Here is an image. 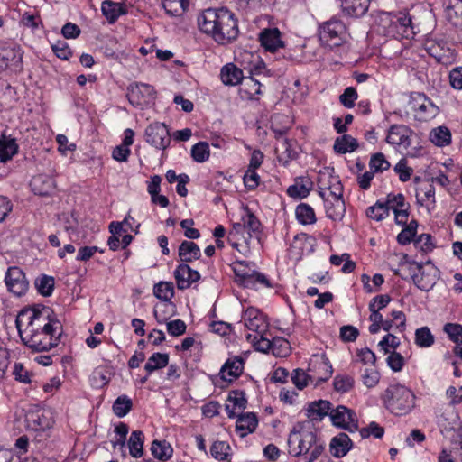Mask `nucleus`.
Returning a JSON list of instances; mask_svg holds the SVG:
<instances>
[{
  "label": "nucleus",
  "instance_id": "nucleus-1",
  "mask_svg": "<svg viewBox=\"0 0 462 462\" xmlns=\"http://www.w3.org/2000/svg\"><path fill=\"white\" fill-rule=\"evenodd\" d=\"M198 26L202 32L221 44L236 40L239 33L235 14L226 8L204 10L198 16Z\"/></svg>",
  "mask_w": 462,
  "mask_h": 462
},
{
  "label": "nucleus",
  "instance_id": "nucleus-2",
  "mask_svg": "<svg viewBox=\"0 0 462 462\" xmlns=\"http://www.w3.org/2000/svg\"><path fill=\"white\" fill-rule=\"evenodd\" d=\"M36 325L35 328L28 330V334H22L23 343L35 352H45L56 347L63 334L60 321L50 316L42 324Z\"/></svg>",
  "mask_w": 462,
  "mask_h": 462
},
{
  "label": "nucleus",
  "instance_id": "nucleus-3",
  "mask_svg": "<svg viewBox=\"0 0 462 462\" xmlns=\"http://www.w3.org/2000/svg\"><path fill=\"white\" fill-rule=\"evenodd\" d=\"M381 399L386 410L395 416L410 413L415 407V394L402 384H390L382 393Z\"/></svg>",
  "mask_w": 462,
  "mask_h": 462
},
{
  "label": "nucleus",
  "instance_id": "nucleus-4",
  "mask_svg": "<svg viewBox=\"0 0 462 462\" xmlns=\"http://www.w3.org/2000/svg\"><path fill=\"white\" fill-rule=\"evenodd\" d=\"M52 314V310L46 306L21 310L15 319L20 337H22V334H28V330L35 328L37 327L35 324H42Z\"/></svg>",
  "mask_w": 462,
  "mask_h": 462
},
{
  "label": "nucleus",
  "instance_id": "nucleus-5",
  "mask_svg": "<svg viewBox=\"0 0 462 462\" xmlns=\"http://www.w3.org/2000/svg\"><path fill=\"white\" fill-rule=\"evenodd\" d=\"M319 35L320 41L327 46L338 47L346 42V27L340 19L332 17L319 25Z\"/></svg>",
  "mask_w": 462,
  "mask_h": 462
},
{
  "label": "nucleus",
  "instance_id": "nucleus-6",
  "mask_svg": "<svg viewBox=\"0 0 462 462\" xmlns=\"http://www.w3.org/2000/svg\"><path fill=\"white\" fill-rule=\"evenodd\" d=\"M414 284L421 291H430L439 280V270L432 264L423 267L420 263H413L409 267Z\"/></svg>",
  "mask_w": 462,
  "mask_h": 462
},
{
  "label": "nucleus",
  "instance_id": "nucleus-7",
  "mask_svg": "<svg viewBox=\"0 0 462 462\" xmlns=\"http://www.w3.org/2000/svg\"><path fill=\"white\" fill-rule=\"evenodd\" d=\"M409 106L419 121H429L439 113V107L421 92L411 93Z\"/></svg>",
  "mask_w": 462,
  "mask_h": 462
},
{
  "label": "nucleus",
  "instance_id": "nucleus-8",
  "mask_svg": "<svg viewBox=\"0 0 462 462\" xmlns=\"http://www.w3.org/2000/svg\"><path fill=\"white\" fill-rule=\"evenodd\" d=\"M146 143L158 150H166L171 142L168 126L164 123L153 122L144 130Z\"/></svg>",
  "mask_w": 462,
  "mask_h": 462
},
{
  "label": "nucleus",
  "instance_id": "nucleus-9",
  "mask_svg": "<svg viewBox=\"0 0 462 462\" xmlns=\"http://www.w3.org/2000/svg\"><path fill=\"white\" fill-rule=\"evenodd\" d=\"M126 97L132 106L143 108L155 100L156 91L149 84L134 83L128 86Z\"/></svg>",
  "mask_w": 462,
  "mask_h": 462
},
{
  "label": "nucleus",
  "instance_id": "nucleus-10",
  "mask_svg": "<svg viewBox=\"0 0 462 462\" xmlns=\"http://www.w3.org/2000/svg\"><path fill=\"white\" fill-rule=\"evenodd\" d=\"M428 54L439 64L448 66L456 60V52L444 40H429L425 44Z\"/></svg>",
  "mask_w": 462,
  "mask_h": 462
},
{
  "label": "nucleus",
  "instance_id": "nucleus-11",
  "mask_svg": "<svg viewBox=\"0 0 462 462\" xmlns=\"http://www.w3.org/2000/svg\"><path fill=\"white\" fill-rule=\"evenodd\" d=\"M293 443H297V446L292 449L295 457L306 455L310 452L313 444L316 443V434L313 431H300L294 427L289 435V447L291 448Z\"/></svg>",
  "mask_w": 462,
  "mask_h": 462
},
{
  "label": "nucleus",
  "instance_id": "nucleus-12",
  "mask_svg": "<svg viewBox=\"0 0 462 462\" xmlns=\"http://www.w3.org/2000/svg\"><path fill=\"white\" fill-rule=\"evenodd\" d=\"M25 421L29 430L37 432H45L54 423L51 412L45 409L30 410L26 413Z\"/></svg>",
  "mask_w": 462,
  "mask_h": 462
},
{
  "label": "nucleus",
  "instance_id": "nucleus-13",
  "mask_svg": "<svg viewBox=\"0 0 462 462\" xmlns=\"http://www.w3.org/2000/svg\"><path fill=\"white\" fill-rule=\"evenodd\" d=\"M5 282L8 291L18 297L24 295L29 287L25 273L17 266L7 269Z\"/></svg>",
  "mask_w": 462,
  "mask_h": 462
},
{
  "label": "nucleus",
  "instance_id": "nucleus-14",
  "mask_svg": "<svg viewBox=\"0 0 462 462\" xmlns=\"http://www.w3.org/2000/svg\"><path fill=\"white\" fill-rule=\"evenodd\" d=\"M329 416L332 423L338 428L346 430L349 432H355L358 429L355 411L346 406L339 405L336 409H332Z\"/></svg>",
  "mask_w": 462,
  "mask_h": 462
},
{
  "label": "nucleus",
  "instance_id": "nucleus-15",
  "mask_svg": "<svg viewBox=\"0 0 462 462\" xmlns=\"http://www.w3.org/2000/svg\"><path fill=\"white\" fill-rule=\"evenodd\" d=\"M412 130L405 125H393L387 131L386 143L394 146L407 149L411 144Z\"/></svg>",
  "mask_w": 462,
  "mask_h": 462
},
{
  "label": "nucleus",
  "instance_id": "nucleus-16",
  "mask_svg": "<svg viewBox=\"0 0 462 462\" xmlns=\"http://www.w3.org/2000/svg\"><path fill=\"white\" fill-rule=\"evenodd\" d=\"M243 319L245 326L256 334H264L268 329L269 324L266 316L258 309L247 308L243 314Z\"/></svg>",
  "mask_w": 462,
  "mask_h": 462
},
{
  "label": "nucleus",
  "instance_id": "nucleus-17",
  "mask_svg": "<svg viewBox=\"0 0 462 462\" xmlns=\"http://www.w3.org/2000/svg\"><path fill=\"white\" fill-rule=\"evenodd\" d=\"M174 278L176 280L177 288L183 291L189 288L192 283L198 282L200 279V274L189 264L180 263L174 271Z\"/></svg>",
  "mask_w": 462,
  "mask_h": 462
},
{
  "label": "nucleus",
  "instance_id": "nucleus-18",
  "mask_svg": "<svg viewBox=\"0 0 462 462\" xmlns=\"http://www.w3.org/2000/svg\"><path fill=\"white\" fill-rule=\"evenodd\" d=\"M261 46L270 52H275L280 48L284 47V42L282 40V33L276 27L265 28L261 31L258 36Z\"/></svg>",
  "mask_w": 462,
  "mask_h": 462
},
{
  "label": "nucleus",
  "instance_id": "nucleus-19",
  "mask_svg": "<svg viewBox=\"0 0 462 462\" xmlns=\"http://www.w3.org/2000/svg\"><path fill=\"white\" fill-rule=\"evenodd\" d=\"M319 194L324 201L327 217L332 220L341 219L346 211L344 199H330L329 196H327V191H325L324 188H319Z\"/></svg>",
  "mask_w": 462,
  "mask_h": 462
},
{
  "label": "nucleus",
  "instance_id": "nucleus-20",
  "mask_svg": "<svg viewBox=\"0 0 462 462\" xmlns=\"http://www.w3.org/2000/svg\"><path fill=\"white\" fill-rule=\"evenodd\" d=\"M245 361L240 356L228 358L220 370L221 379L232 382L238 378L244 371Z\"/></svg>",
  "mask_w": 462,
  "mask_h": 462
},
{
  "label": "nucleus",
  "instance_id": "nucleus-21",
  "mask_svg": "<svg viewBox=\"0 0 462 462\" xmlns=\"http://www.w3.org/2000/svg\"><path fill=\"white\" fill-rule=\"evenodd\" d=\"M391 27L402 37L409 38L415 34L411 16L407 12H399L393 15L391 19Z\"/></svg>",
  "mask_w": 462,
  "mask_h": 462
},
{
  "label": "nucleus",
  "instance_id": "nucleus-22",
  "mask_svg": "<svg viewBox=\"0 0 462 462\" xmlns=\"http://www.w3.org/2000/svg\"><path fill=\"white\" fill-rule=\"evenodd\" d=\"M30 187L34 194L48 196L54 190L55 181L54 179L49 175L38 174L32 179Z\"/></svg>",
  "mask_w": 462,
  "mask_h": 462
},
{
  "label": "nucleus",
  "instance_id": "nucleus-23",
  "mask_svg": "<svg viewBox=\"0 0 462 462\" xmlns=\"http://www.w3.org/2000/svg\"><path fill=\"white\" fill-rule=\"evenodd\" d=\"M339 2L343 13L352 17H362L370 5V0H339Z\"/></svg>",
  "mask_w": 462,
  "mask_h": 462
},
{
  "label": "nucleus",
  "instance_id": "nucleus-24",
  "mask_svg": "<svg viewBox=\"0 0 462 462\" xmlns=\"http://www.w3.org/2000/svg\"><path fill=\"white\" fill-rule=\"evenodd\" d=\"M227 401L232 403L226 404L225 410L229 418L236 417V410L244 411L246 408L247 399L243 390H232L228 393Z\"/></svg>",
  "mask_w": 462,
  "mask_h": 462
},
{
  "label": "nucleus",
  "instance_id": "nucleus-25",
  "mask_svg": "<svg viewBox=\"0 0 462 462\" xmlns=\"http://www.w3.org/2000/svg\"><path fill=\"white\" fill-rule=\"evenodd\" d=\"M178 256L182 263H191L201 257V250L196 243L184 240L178 248Z\"/></svg>",
  "mask_w": 462,
  "mask_h": 462
},
{
  "label": "nucleus",
  "instance_id": "nucleus-26",
  "mask_svg": "<svg viewBox=\"0 0 462 462\" xmlns=\"http://www.w3.org/2000/svg\"><path fill=\"white\" fill-rule=\"evenodd\" d=\"M330 452L335 457H343L352 448V440L346 433H339L330 441Z\"/></svg>",
  "mask_w": 462,
  "mask_h": 462
},
{
  "label": "nucleus",
  "instance_id": "nucleus-27",
  "mask_svg": "<svg viewBox=\"0 0 462 462\" xmlns=\"http://www.w3.org/2000/svg\"><path fill=\"white\" fill-rule=\"evenodd\" d=\"M237 420L236 424V431L240 432L241 437H245L249 433L255 430L258 425V420L254 413L247 412L237 415Z\"/></svg>",
  "mask_w": 462,
  "mask_h": 462
},
{
  "label": "nucleus",
  "instance_id": "nucleus-28",
  "mask_svg": "<svg viewBox=\"0 0 462 462\" xmlns=\"http://www.w3.org/2000/svg\"><path fill=\"white\" fill-rule=\"evenodd\" d=\"M22 53L20 49L10 48L5 49L0 52V72L5 70L10 66L16 68L22 67Z\"/></svg>",
  "mask_w": 462,
  "mask_h": 462
},
{
  "label": "nucleus",
  "instance_id": "nucleus-29",
  "mask_svg": "<svg viewBox=\"0 0 462 462\" xmlns=\"http://www.w3.org/2000/svg\"><path fill=\"white\" fill-rule=\"evenodd\" d=\"M220 76L222 82L228 86H236L242 83L245 79L242 69L233 63L226 64L221 69Z\"/></svg>",
  "mask_w": 462,
  "mask_h": 462
},
{
  "label": "nucleus",
  "instance_id": "nucleus-30",
  "mask_svg": "<svg viewBox=\"0 0 462 462\" xmlns=\"http://www.w3.org/2000/svg\"><path fill=\"white\" fill-rule=\"evenodd\" d=\"M319 371L318 382H325L327 381L333 373L332 365L329 360L322 356L320 357L316 358L315 360H311L309 364V371Z\"/></svg>",
  "mask_w": 462,
  "mask_h": 462
},
{
  "label": "nucleus",
  "instance_id": "nucleus-31",
  "mask_svg": "<svg viewBox=\"0 0 462 462\" xmlns=\"http://www.w3.org/2000/svg\"><path fill=\"white\" fill-rule=\"evenodd\" d=\"M328 401L319 400L309 404L307 409V416L310 420H322L325 416L329 415L332 408Z\"/></svg>",
  "mask_w": 462,
  "mask_h": 462
},
{
  "label": "nucleus",
  "instance_id": "nucleus-32",
  "mask_svg": "<svg viewBox=\"0 0 462 462\" xmlns=\"http://www.w3.org/2000/svg\"><path fill=\"white\" fill-rule=\"evenodd\" d=\"M241 84L239 95L242 99H254L261 94V84L254 78H245Z\"/></svg>",
  "mask_w": 462,
  "mask_h": 462
},
{
  "label": "nucleus",
  "instance_id": "nucleus-33",
  "mask_svg": "<svg viewBox=\"0 0 462 462\" xmlns=\"http://www.w3.org/2000/svg\"><path fill=\"white\" fill-rule=\"evenodd\" d=\"M152 455L158 460L164 462L173 455V448L166 440H153L151 446Z\"/></svg>",
  "mask_w": 462,
  "mask_h": 462
},
{
  "label": "nucleus",
  "instance_id": "nucleus-34",
  "mask_svg": "<svg viewBox=\"0 0 462 462\" xmlns=\"http://www.w3.org/2000/svg\"><path fill=\"white\" fill-rule=\"evenodd\" d=\"M359 144L356 138L349 134H343L335 140L333 149L338 154L352 152L358 148Z\"/></svg>",
  "mask_w": 462,
  "mask_h": 462
},
{
  "label": "nucleus",
  "instance_id": "nucleus-35",
  "mask_svg": "<svg viewBox=\"0 0 462 462\" xmlns=\"http://www.w3.org/2000/svg\"><path fill=\"white\" fill-rule=\"evenodd\" d=\"M18 152V144L15 139L6 138L5 135L0 138V162H6Z\"/></svg>",
  "mask_w": 462,
  "mask_h": 462
},
{
  "label": "nucleus",
  "instance_id": "nucleus-36",
  "mask_svg": "<svg viewBox=\"0 0 462 462\" xmlns=\"http://www.w3.org/2000/svg\"><path fill=\"white\" fill-rule=\"evenodd\" d=\"M232 270L236 275V282L242 286H245V283L250 282V272H253L249 265V263L245 261H236L231 265Z\"/></svg>",
  "mask_w": 462,
  "mask_h": 462
},
{
  "label": "nucleus",
  "instance_id": "nucleus-37",
  "mask_svg": "<svg viewBox=\"0 0 462 462\" xmlns=\"http://www.w3.org/2000/svg\"><path fill=\"white\" fill-rule=\"evenodd\" d=\"M296 218L301 225H312L316 223L317 218L314 209L307 203H300L295 209Z\"/></svg>",
  "mask_w": 462,
  "mask_h": 462
},
{
  "label": "nucleus",
  "instance_id": "nucleus-38",
  "mask_svg": "<svg viewBox=\"0 0 462 462\" xmlns=\"http://www.w3.org/2000/svg\"><path fill=\"white\" fill-rule=\"evenodd\" d=\"M309 185H311L309 180H304L303 178H298L295 183L287 189V194L291 198L304 199L310 194V187Z\"/></svg>",
  "mask_w": 462,
  "mask_h": 462
},
{
  "label": "nucleus",
  "instance_id": "nucleus-39",
  "mask_svg": "<svg viewBox=\"0 0 462 462\" xmlns=\"http://www.w3.org/2000/svg\"><path fill=\"white\" fill-rule=\"evenodd\" d=\"M430 140L437 146L444 147L451 143V132L447 126H439L430 133Z\"/></svg>",
  "mask_w": 462,
  "mask_h": 462
},
{
  "label": "nucleus",
  "instance_id": "nucleus-40",
  "mask_svg": "<svg viewBox=\"0 0 462 462\" xmlns=\"http://www.w3.org/2000/svg\"><path fill=\"white\" fill-rule=\"evenodd\" d=\"M169 364V355L167 353H153L144 365V369L148 374L156 370L166 367Z\"/></svg>",
  "mask_w": 462,
  "mask_h": 462
},
{
  "label": "nucleus",
  "instance_id": "nucleus-41",
  "mask_svg": "<svg viewBox=\"0 0 462 462\" xmlns=\"http://www.w3.org/2000/svg\"><path fill=\"white\" fill-rule=\"evenodd\" d=\"M144 436L143 431L141 430H134L131 433V436L128 440V448L130 455L133 457L138 458L141 457L143 454V445Z\"/></svg>",
  "mask_w": 462,
  "mask_h": 462
},
{
  "label": "nucleus",
  "instance_id": "nucleus-42",
  "mask_svg": "<svg viewBox=\"0 0 462 462\" xmlns=\"http://www.w3.org/2000/svg\"><path fill=\"white\" fill-rule=\"evenodd\" d=\"M417 202L420 205L435 204V188L432 183L423 182L420 184L416 194Z\"/></svg>",
  "mask_w": 462,
  "mask_h": 462
},
{
  "label": "nucleus",
  "instance_id": "nucleus-43",
  "mask_svg": "<svg viewBox=\"0 0 462 462\" xmlns=\"http://www.w3.org/2000/svg\"><path fill=\"white\" fill-rule=\"evenodd\" d=\"M166 14L171 16L181 15L189 6V0H162Z\"/></svg>",
  "mask_w": 462,
  "mask_h": 462
},
{
  "label": "nucleus",
  "instance_id": "nucleus-44",
  "mask_svg": "<svg viewBox=\"0 0 462 462\" xmlns=\"http://www.w3.org/2000/svg\"><path fill=\"white\" fill-rule=\"evenodd\" d=\"M37 291L44 297H49L52 294L55 285V281L52 276L42 274L35 279L34 282Z\"/></svg>",
  "mask_w": 462,
  "mask_h": 462
},
{
  "label": "nucleus",
  "instance_id": "nucleus-45",
  "mask_svg": "<svg viewBox=\"0 0 462 462\" xmlns=\"http://www.w3.org/2000/svg\"><path fill=\"white\" fill-rule=\"evenodd\" d=\"M101 11L110 23H115L122 14L120 5L111 0L103 1Z\"/></svg>",
  "mask_w": 462,
  "mask_h": 462
},
{
  "label": "nucleus",
  "instance_id": "nucleus-46",
  "mask_svg": "<svg viewBox=\"0 0 462 462\" xmlns=\"http://www.w3.org/2000/svg\"><path fill=\"white\" fill-rule=\"evenodd\" d=\"M153 294L162 301L170 302L174 295L172 282H160L153 287Z\"/></svg>",
  "mask_w": 462,
  "mask_h": 462
},
{
  "label": "nucleus",
  "instance_id": "nucleus-47",
  "mask_svg": "<svg viewBox=\"0 0 462 462\" xmlns=\"http://www.w3.org/2000/svg\"><path fill=\"white\" fill-rule=\"evenodd\" d=\"M435 342V337L428 327H421L415 331V344L420 347H430Z\"/></svg>",
  "mask_w": 462,
  "mask_h": 462
},
{
  "label": "nucleus",
  "instance_id": "nucleus-48",
  "mask_svg": "<svg viewBox=\"0 0 462 462\" xmlns=\"http://www.w3.org/2000/svg\"><path fill=\"white\" fill-rule=\"evenodd\" d=\"M322 188L321 186L319 187ZM325 191H327V196H329L332 199H343V191L344 188L337 177H329L328 186L323 187Z\"/></svg>",
  "mask_w": 462,
  "mask_h": 462
},
{
  "label": "nucleus",
  "instance_id": "nucleus-49",
  "mask_svg": "<svg viewBox=\"0 0 462 462\" xmlns=\"http://www.w3.org/2000/svg\"><path fill=\"white\" fill-rule=\"evenodd\" d=\"M132 407V400L126 395H121L115 401L113 411L117 417L123 418L131 411Z\"/></svg>",
  "mask_w": 462,
  "mask_h": 462
},
{
  "label": "nucleus",
  "instance_id": "nucleus-50",
  "mask_svg": "<svg viewBox=\"0 0 462 462\" xmlns=\"http://www.w3.org/2000/svg\"><path fill=\"white\" fill-rule=\"evenodd\" d=\"M210 155L208 143L206 142H199L191 148V157L193 161L199 163L205 162Z\"/></svg>",
  "mask_w": 462,
  "mask_h": 462
},
{
  "label": "nucleus",
  "instance_id": "nucleus-51",
  "mask_svg": "<svg viewBox=\"0 0 462 462\" xmlns=\"http://www.w3.org/2000/svg\"><path fill=\"white\" fill-rule=\"evenodd\" d=\"M291 352V345L283 337H276L272 339V353L275 356L285 357Z\"/></svg>",
  "mask_w": 462,
  "mask_h": 462
},
{
  "label": "nucleus",
  "instance_id": "nucleus-52",
  "mask_svg": "<svg viewBox=\"0 0 462 462\" xmlns=\"http://www.w3.org/2000/svg\"><path fill=\"white\" fill-rule=\"evenodd\" d=\"M355 380L348 374H337L333 381L334 389L338 393H347L354 387Z\"/></svg>",
  "mask_w": 462,
  "mask_h": 462
},
{
  "label": "nucleus",
  "instance_id": "nucleus-53",
  "mask_svg": "<svg viewBox=\"0 0 462 462\" xmlns=\"http://www.w3.org/2000/svg\"><path fill=\"white\" fill-rule=\"evenodd\" d=\"M245 230H247L248 237H252V234H259L261 230V222L254 213L247 210L246 214L242 217Z\"/></svg>",
  "mask_w": 462,
  "mask_h": 462
},
{
  "label": "nucleus",
  "instance_id": "nucleus-54",
  "mask_svg": "<svg viewBox=\"0 0 462 462\" xmlns=\"http://www.w3.org/2000/svg\"><path fill=\"white\" fill-rule=\"evenodd\" d=\"M366 216L374 220L381 221L389 216L388 208L384 202L378 200L366 209Z\"/></svg>",
  "mask_w": 462,
  "mask_h": 462
},
{
  "label": "nucleus",
  "instance_id": "nucleus-55",
  "mask_svg": "<svg viewBox=\"0 0 462 462\" xmlns=\"http://www.w3.org/2000/svg\"><path fill=\"white\" fill-rule=\"evenodd\" d=\"M369 167L374 172H382L388 170L391 164L383 153L376 152L371 156Z\"/></svg>",
  "mask_w": 462,
  "mask_h": 462
},
{
  "label": "nucleus",
  "instance_id": "nucleus-56",
  "mask_svg": "<svg viewBox=\"0 0 462 462\" xmlns=\"http://www.w3.org/2000/svg\"><path fill=\"white\" fill-rule=\"evenodd\" d=\"M443 331L449 339L455 344H462V325L458 323H447L443 327Z\"/></svg>",
  "mask_w": 462,
  "mask_h": 462
},
{
  "label": "nucleus",
  "instance_id": "nucleus-57",
  "mask_svg": "<svg viewBox=\"0 0 462 462\" xmlns=\"http://www.w3.org/2000/svg\"><path fill=\"white\" fill-rule=\"evenodd\" d=\"M229 445L225 441H215L210 448L211 456L219 461H224L228 457Z\"/></svg>",
  "mask_w": 462,
  "mask_h": 462
},
{
  "label": "nucleus",
  "instance_id": "nucleus-58",
  "mask_svg": "<svg viewBox=\"0 0 462 462\" xmlns=\"http://www.w3.org/2000/svg\"><path fill=\"white\" fill-rule=\"evenodd\" d=\"M250 282L245 283L244 287L245 288H254L257 284H260L265 288H271L272 283L269 281V279L264 275L263 273L257 272L254 270L253 272H250Z\"/></svg>",
  "mask_w": 462,
  "mask_h": 462
},
{
  "label": "nucleus",
  "instance_id": "nucleus-59",
  "mask_svg": "<svg viewBox=\"0 0 462 462\" xmlns=\"http://www.w3.org/2000/svg\"><path fill=\"white\" fill-rule=\"evenodd\" d=\"M358 98V94L355 88L347 87L344 92L339 96V102L346 108H352L355 106V102Z\"/></svg>",
  "mask_w": 462,
  "mask_h": 462
},
{
  "label": "nucleus",
  "instance_id": "nucleus-60",
  "mask_svg": "<svg viewBox=\"0 0 462 462\" xmlns=\"http://www.w3.org/2000/svg\"><path fill=\"white\" fill-rule=\"evenodd\" d=\"M384 203H385L386 207L388 208V211L390 209H393V211H395V209L399 210L400 208L409 206V204H407L405 202V198L402 193L388 194Z\"/></svg>",
  "mask_w": 462,
  "mask_h": 462
},
{
  "label": "nucleus",
  "instance_id": "nucleus-61",
  "mask_svg": "<svg viewBox=\"0 0 462 462\" xmlns=\"http://www.w3.org/2000/svg\"><path fill=\"white\" fill-rule=\"evenodd\" d=\"M311 379L312 377L310 375L300 368L295 369L291 374V381L299 390L305 388Z\"/></svg>",
  "mask_w": 462,
  "mask_h": 462
},
{
  "label": "nucleus",
  "instance_id": "nucleus-62",
  "mask_svg": "<svg viewBox=\"0 0 462 462\" xmlns=\"http://www.w3.org/2000/svg\"><path fill=\"white\" fill-rule=\"evenodd\" d=\"M359 432L362 439L368 438L371 435L374 438L381 439L384 434V429L373 421L367 427L362 428Z\"/></svg>",
  "mask_w": 462,
  "mask_h": 462
},
{
  "label": "nucleus",
  "instance_id": "nucleus-63",
  "mask_svg": "<svg viewBox=\"0 0 462 462\" xmlns=\"http://www.w3.org/2000/svg\"><path fill=\"white\" fill-rule=\"evenodd\" d=\"M393 170L399 175V179L402 182L408 181L413 172V170L407 165L406 159L400 160Z\"/></svg>",
  "mask_w": 462,
  "mask_h": 462
},
{
  "label": "nucleus",
  "instance_id": "nucleus-64",
  "mask_svg": "<svg viewBox=\"0 0 462 462\" xmlns=\"http://www.w3.org/2000/svg\"><path fill=\"white\" fill-rule=\"evenodd\" d=\"M51 49L55 55L61 60H67L72 54L69 44L64 41H58L51 44Z\"/></svg>",
  "mask_w": 462,
  "mask_h": 462
}]
</instances>
